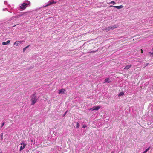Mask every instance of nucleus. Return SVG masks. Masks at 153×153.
<instances>
[{
	"instance_id": "412c9836",
	"label": "nucleus",
	"mask_w": 153,
	"mask_h": 153,
	"mask_svg": "<svg viewBox=\"0 0 153 153\" xmlns=\"http://www.w3.org/2000/svg\"><path fill=\"white\" fill-rule=\"evenodd\" d=\"M4 122H3L2 124V125H1V127H2L4 125Z\"/></svg>"
},
{
	"instance_id": "cd10ccee",
	"label": "nucleus",
	"mask_w": 153,
	"mask_h": 153,
	"mask_svg": "<svg viewBox=\"0 0 153 153\" xmlns=\"http://www.w3.org/2000/svg\"><path fill=\"white\" fill-rule=\"evenodd\" d=\"M0 153H2V152H1Z\"/></svg>"
},
{
	"instance_id": "ddd939ff",
	"label": "nucleus",
	"mask_w": 153,
	"mask_h": 153,
	"mask_svg": "<svg viewBox=\"0 0 153 153\" xmlns=\"http://www.w3.org/2000/svg\"><path fill=\"white\" fill-rule=\"evenodd\" d=\"M124 95V93L123 92H121L119 93L118 96H123Z\"/></svg>"
},
{
	"instance_id": "b1692460",
	"label": "nucleus",
	"mask_w": 153,
	"mask_h": 153,
	"mask_svg": "<svg viewBox=\"0 0 153 153\" xmlns=\"http://www.w3.org/2000/svg\"><path fill=\"white\" fill-rule=\"evenodd\" d=\"M141 53H143V50L142 49H141Z\"/></svg>"
},
{
	"instance_id": "7ed1b4c3",
	"label": "nucleus",
	"mask_w": 153,
	"mask_h": 153,
	"mask_svg": "<svg viewBox=\"0 0 153 153\" xmlns=\"http://www.w3.org/2000/svg\"><path fill=\"white\" fill-rule=\"evenodd\" d=\"M30 2L28 1H27V3H23L20 6V8L24 10L26 8V7H27L28 5H30Z\"/></svg>"
},
{
	"instance_id": "5701e85b",
	"label": "nucleus",
	"mask_w": 153,
	"mask_h": 153,
	"mask_svg": "<svg viewBox=\"0 0 153 153\" xmlns=\"http://www.w3.org/2000/svg\"><path fill=\"white\" fill-rule=\"evenodd\" d=\"M115 6H113V5H110V7H114Z\"/></svg>"
},
{
	"instance_id": "1a4fd4ad",
	"label": "nucleus",
	"mask_w": 153,
	"mask_h": 153,
	"mask_svg": "<svg viewBox=\"0 0 153 153\" xmlns=\"http://www.w3.org/2000/svg\"><path fill=\"white\" fill-rule=\"evenodd\" d=\"M10 42V40H8L6 42H3L2 43V44L3 45H6L9 44Z\"/></svg>"
},
{
	"instance_id": "a211bd4d",
	"label": "nucleus",
	"mask_w": 153,
	"mask_h": 153,
	"mask_svg": "<svg viewBox=\"0 0 153 153\" xmlns=\"http://www.w3.org/2000/svg\"><path fill=\"white\" fill-rule=\"evenodd\" d=\"M90 110H91L92 111L95 110V107H94L92 108H91Z\"/></svg>"
},
{
	"instance_id": "9d476101",
	"label": "nucleus",
	"mask_w": 153,
	"mask_h": 153,
	"mask_svg": "<svg viewBox=\"0 0 153 153\" xmlns=\"http://www.w3.org/2000/svg\"><path fill=\"white\" fill-rule=\"evenodd\" d=\"M114 7L115 8H116L117 9H120L123 7V6L122 5L120 6H115Z\"/></svg>"
},
{
	"instance_id": "393cba45",
	"label": "nucleus",
	"mask_w": 153,
	"mask_h": 153,
	"mask_svg": "<svg viewBox=\"0 0 153 153\" xmlns=\"http://www.w3.org/2000/svg\"><path fill=\"white\" fill-rule=\"evenodd\" d=\"M66 113H67V111H66V112L65 113V114H64V115H63V116H65V115L66 114Z\"/></svg>"
},
{
	"instance_id": "f257e3e1",
	"label": "nucleus",
	"mask_w": 153,
	"mask_h": 153,
	"mask_svg": "<svg viewBox=\"0 0 153 153\" xmlns=\"http://www.w3.org/2000/svg\"><path fill=\"white\" fill-rule=\"evenodd\" d=\"M31 105H34L37 101L39 98H37L36 93L32 94L30 96Z\"/></svg>"
},
{
	"instance_id": "2eb2a0df",
	"label": "nucleus",
	"mask_w": 153,
	"mask_h": 153,
	"mask_svg": "<svg viewBox=\"0 0 153 153\" xmlns=\"http://www.w3.org/2000/svg\"><path fill=\"white\" fill-rule=\"evenodd\" d=\"M3 133H1L0 134V136L1 137V140H3Z\"/></svg>"
},
{
	"instance_id": "bb28decb",
	"label": "nucleus",
	"mask_w": 153,
	"mask_h": 153,
	"mask_svg": "<svg viewBox=\"0 0 153 153\" xmlns=\"http://www.w3.org/2000/svg\"><path fill=\"white\" fill-rule=\"evenodd\" d=\"M111 153H114V152H111Z\"/></svg>"
},
{
	"instance_id": "4468645a",
	"label": "nucleus",
	"mask_w": 153,
	"mask_h": 153,
	"mask_svg": "<svg viewBox=\"0 0 153 153\" xmlns=\"http://www.w3.org/2000/svg\"><path fill=\"white\" fill-rule=\"evenodd\" d=\"M150 149V147H149L148 148L146 149L143 152V153H146L147 151L149 150Z\"/></svg>"
},
{
	"instance_id": "6ab92c4d",
	"label": "nucleus",
	"mask_w": 153,
	"mask_h": 153,
	"mask_svg": "<svg viewBox=\"0 0 153 153\" xmlns=\"http://www.w3.org/2000/svg\"><path fill=\"white\" fill-rule=\"evenodd\" d=\"M86 127V126L85 125H84L83 126L82 128H85Z\"/></svg>"
},
{
	"instance_id": "aec40b11",
	"label": "nucleus",
	"mask_w": 153,
	"mask_h": 153,
	"mask_svg": "<svg viewBox=\"0 0 153 153\" xmlns=\"http://www.w3.org/2000/svg\"><path fill=\"white\" fill-rule=\"evenodd\" d=\"M26 48H24L23 49V52H25V50H26Z\"/></svg>"
},
{
	"instance_id": "39448f33",
	"label": "nucleus",
	"mask_w": 153,
	"mask_h": 153,
	"mask_svg": "<svg viewBox=\"0 0 153 153\" xmlns=\"http://www.w3.org/2000/svg\"><path fill=\"white\" fill-rule=\"evenodd\" d=\"M56 2L54 1L53 0H51L48 2V3L45 6L47 7L52 5L53 4L56 3Z\"/></svg>"
},
{
	"instance_id": "a878e982",
	"label": "nucleus",
	"mask_w": 153,
	"mask_h": 153,
	"mask_svg": "<svg viewBox=\"0 0 153 153\" xmlns=\"http://www.w3.org/2000/svg\"><path fill=\"white\" fill-rule=\"evenodd\" d=\"M148 64H149L148 63L146 64V66L145 67H144V68L146 67V66H147L148 65Z\"/></svg>"
},
{
	"instance_id": "6e6552de",
	"label": "nucleus",
	"mask_w": 153,
	"mask_h": 153,
	"mask_svg": "<svg viewBox=\"0 0 153 153\" xmlns=\"http://www.w3.org/2000/svg\"><path fill=\"white\" fill-rule=\"evenodd\" d=\"M132 66L131 65H126L124 68V69L128 70Z\"/></svg>"
},
{
	"instance_id": "f03ea898",
	"label": "nucleus",
	"mask_w": 153,
	"mask_h": 153,
	"mask_svg": "<svg viewBox=\"0 0 153 153\" xmlns=\"http://www.w3.org/2000/svg\"><path fill=\"white\" fill-rule=\"evenodd\" d=\"M119 25H117L113 26H110L109 27H108L105 28H104L102 29L103 31H108L110 30H113L114 29L117 28Z\"/></svg>"
},
{
	"instance_id": "f3484780",
	"label": "nucleus",
	"mask_w": 153,
	"mask_h": 153,
	"mask_svg": "<svg viewBox=\"0 0 153 153\" xmlns=\"http://www.w3.org/2000/svg\"><path fill=\"white\" fill-rule=\"evenodd\" d=\"M79 123H77V125H76V128H78L79 127Z\"/></svg>"
},
{
	"instance_id": "20e7f679",
	"label": "nucleus",
	"mask_w": 153,
	"mask_h": 153,
	"mask_svg": "<svg viewBox=\"0 0 153 153\" xmlns=\"http://www.w3.org/2000/svg\"><path fill=\"white\" fill-rule=\"evenodd\" d=\"M21 145H22V146H21L20 147V151H21L24 149L26 146V144L23 141L21 143Z\"/></svg>"
},
{
	"instance_id": "f8f14e48",
	"label": "nucleus",
	"mask_w": 153,
	"mask_h": 153,
	"mask_svg": "<svg viewBox=\"0 0 153 153\" xmlns=\"http://www.w3.org/2000/svg\"><path fill=\"white\" fill-rule=\"evenodd\" d=\"M94 107H95V110H98L99 109L101 108V106H94Z\"/></svg>"
},
{
	"instance_id": "dca6fc26",
	"label": "nucleus",
	"mask_w": 153,
	"mask_h": 153,
	"mask_svg": "<svg viewBox=\"0 0 153 153\" xmlns=\"http://www.w3.org/2000/svg\"><path fill=\"white\" fill-rule=\"evenodd\" d=\"M116 4V3L114 2V1H111V2H110L109 4Z\"/></svg>"
},
{
	"instance_id": "423d86ee",
	"label": "nucleus",
	"mask_w": 153,
	"mask_h": 153,
	"mask_svg": "<svg viewBox=\"0 0 153 153\" xmlns=\"http://www.w3.org/2000/svg\"><path fill=\"white\" fill-rule=\"evenodd\" d=\"M65 91V89H61L59 90V92L58 93L59 94H63Z\"/></svg>"
},
{
	"instance_id": "4be33fe9",
	"label": "nucleus",
	"mask_w": 153,
	"mask_h": 153,
	"mask_svg": "<svg viewBox=\"0 0 153 153\" xmlns=\"http://www.w3.org/2000/svg\"><path fill=\"white\" fill-rule=\"evenodd\" d=\"M29 45H28L27 46H26V47H25V48L27 49V48H28V47H29Z\"/></svg>"
},
{
	"instance_id": "9b49d317",
	"label": "nucleus",
	"mask_w": 153,
	"mask_h": 153,
	"mask_svg": "<svg viewBox=\"0 0 153 153\" xmlns=\"http://www.w3.org/2000/svg\"><path fill=\"white\" fill-rule=\"evenodd\" d=\"M111 82V81L109 80V78H107L105 79L104 81V83H110Z\"/></svg>"
},
{
	"instance_id": "0eeeda50",
	"label": "nucleus",
	"mask_w": 153,
	"mask_h": 153,
	"mask_svg": "<svg viewBox=\"0 0 153 153\" xmlns=\"http://www.w3.org/2000/svg\"><path fill=\"white\" fill-rule=\"evenodd\" d=\"M22 42L17 41L14 43V45L16 46H18L20 45Z\"/></svg>"
}]
</instances>
